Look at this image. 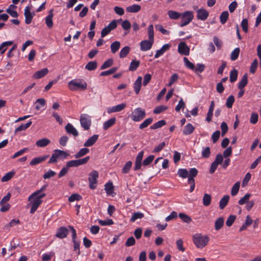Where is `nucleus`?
Segmentation results:
<instances>
[{
    "mask_svg": "<svg viewBox=\"0 0 261 261\" xmlns=\"http://www.w3.org/2000/svg\"><path fill=\"white\" fill-rule=\"evenodd\" d=\"M68 88L71 91H84L87 89V84L83 79H75L68 83Z\"/></svg>",
    "mask_w": 261,
    "mask_h": 261,
    "instance_id": "f257e3e1",
    "label": "nucleus"
},
{
    "mask_svg": "<svg viewBox=\"0 0 261 261\" xmlns=\"http://www.w3.org/2000/svg\"><path fill=\"white\" fill-rule=\"evenodd\" d=\"M210 239L206 235L197 233L193 236V241L195 246L198 248H203L208 243Z\"/></svg>",
    "mask_w": 261,
    "mask_h": 261,
    "instance_id": "f03ea898",
    "label": "nucleus"
},
{
    "mask_svg": "<svg viewBox=\"0 0 261 261\" xmlns=\"http://www.w3.org/2000/svg\"><path fill=\"white\" fill-rule=\"evenodd\" d=\"M69 156V154L65 151L60 149L55 150L48 163L52 164L57 163L58 160H64Z\"/></svg>",
    "mask_w": 261,
    "mask_h": 261,
    "instance_id": "7ed1b4c3",
    "label": "nucleus"
},
{
    "mask_svg": "<svg viewBox=\"0 0 261 261\" xmlns=\"http://www.w3.org/2000/svg\"><path fill=\"white\" fill-rule=\"evenodd\" d=\"M46 196L45 193L41 194L39 195L33 196L31 199V201L29 204H31V208L30 210V213L34 214L37 210L38 206L42 202L41 199Z\"/></svg>",
    "mask_w": 261,
    "mask_h": 261,
    "instance_id": "20e7f679",
    "label": "nucleus"
},
{
    "mask_svg": "<svg viewBox=\"0 0 261 261\" xmlns=\"http://www.w3.org/2000/svg\"><path fill=\"white\" fill-rule=\"evenodd\" d=\"M181 18L179 25L180 27H185L188 25L193 19V12L190 11H185L181 14Z\"/></svg>",
    "mask_w": 261,
    "mask_h": 261,
    "instance_id": "39448f33",
    "label": "nucleus"
},
{
    "mask_svg": "<svg viewBox=\"0 0 261 261\" xmlns=\"http://www.w3.org/2000/svg\"><path fill=\"white\" fill-rule=\"evenodd\" d=\"M80 123L85 130H88L91 125V116L86 114H82L80 116Z\"/></svg>",
    "mask_w": 261,
    "mask_h": 261,
    "instance_id": "423d86ee",
    "label": "nucleus"
},
{
    "mask_svg": "<svg viewBox=\"0 0 261 261\" xmlns=\"http://www.w3.org/2000/svg\"><path fill=\"white\" fill-rule=\"evenodd\" d=\"M145 111L141 108H137L134 110L131 115V118L134 121H140L145 117Z\"/></svg>",
    "mask_w": 261,
    "mask_h": 261,
    "instance_id": "0eeeda50",
    "label": "nucleus"
},
{
    "mask_svg": "<svg viewBox=\"0 0 261 261\" xmlns=\"http://www.w3.org/2000/svg\"><path fill=\"white\" fill-rule=\"evenodd\" d=\"M98 175V172L96 170H93L89 173L88 180L89 187L91 189L93 190L96 188Z\"/></svg>",
    "mask_w": 261,
    "mask_h": 261,
    "instance_id": "6e6552de",
    "label": "nucleus"
},
{
    "mask_svg": "<svg viewBox=\"0 0 261 261\" xmlns=\"http://www.w3.org/2000/svg\"><path fill=\"white\" fill-rule=\"evenodd\" d=\"M90 157L86 156L83 159L71 160L66 163V166L69 168L70 167H75L86 164L89 160Z\"/></svg>",
    "mask_w": 261,
    "mask_h": 261,
    "instance_id": "1a4fd4ad",
    "label": "nucleus"
},
{
    "mask_svg": "<svg viewBox=\"0 0 261 261\" xmlns=\"http://www.w3.org/2000/svg\"><path fill=\"white\" fill-rule=\"evenodd\" d=\"M32 5L27 6L24 9V15L25 17V23L27 24H30L33 17L35 15L34 12H31Z\"/></svg>",
    "mask_w": 261,
    "mask_h": 261,
    "instance_id": "9d476101",
    "label": "nucleus"
},
{
    "mask_svg": "<svg viewBox=\"0 0 261 261\" xmlns=\"http://www.w3.org/2000/svg\"><path fill=\"white\" fill-rule=\"evenodd\" d=\"M117 25L116 20H112L108 26L105 27L101 32V37L102 38L107 36L112 30L116 28Z\"/></svg>",
    "mask_w": 261,
    "mask_h": 261,
    "instance_id": "9b49d317",
    "label": "nucleus"
},
{
    "mask_svg": "<svg viewBox=\"0 0 261 261\" xmlns=\"http://www.w3.org/2000/svg\"><path fill=\"white\" fill-rule=\"evenodd\" d=\"M69 233V229L64 226L59 227L56 234V237L59 239H63L65 238Z\"/></svg>",
    "mask_w": 261,
    "mask_h": 261,
    "instance_id": "f8f14e48",
    "label": "nucleus"
},
{
    "mask_svg": "<svg viewBox=\"0 0 261 261\" xmlns=\"http://www.w3.org/2000/svg\"><path fill=\"white\" fill-rule=\"evenodd\" d=\"M154 41L150 40H144L142 41L140 43V48L143 51H146L150 49L153 44Z\"/></svg>",
    "mask_w": 261,
    "mask_h": 261,
    "instance_id": "ddd939ff",
    "label": "nucleus"
},
{
    "mask_svg": "<svg viewBox=\"0 0 261 261\" xmlns=\"http://www.w3.org/2000/svg\"><path fill=\"white\" fill-rule=\"evenodd\" d=\"M178 51L181 55L188 56L190 54V48L184 42H181L178 44Z\"/></svg>",
    "mask_w": 261,
    "mask_h": 261,
    "instance_id": "4468645a",
    "label": "nucleus"
},
{
    "mask_svg": "<svg viewBox=\"0 0 261 261\" xmlns=\"http://www.w3.org/2000/svg\"><path fill=\"white\" fill-rule=\"evenodd\" d=\"M126 103H122L119 104L117 106L109 108L107 109V112L109 114H110L112 113L120 112L122 110H123L126 107Z\"/></svg>",
    "mask_w": 261,
    "mask_h": 261,
    "instance_id": "2eb2a0df",
    "label": "nucleus"
},
{
    "mask_svg": "<svg viewBox=\"0 0 261 261\" xmlns=\"http://www.w3.org/2000/svg\"><path fill=\"white\" fill-rule=\"evenodd\" d=\"M144 155V151H141L139 152L135 160V164L134 167V170H138L140 169L142 166V160Z\"/></svg>",
    "mask_w": 261,
    "mask_h": 261,
    "instance_id": "dca6fc26",
    "label": "nucleus"
},
{
    "mask_svg": "<svg viewBox=\"0 0 261 261\" xmlns=\"http://www.w3.org/2000/svg\"><path fill=\"white\" fill-rule=\"evenodd\" d=\"M67 134L73 135L74 137L79 136V133L76 129L70 123H68L65 127Z\"/></svg>",
    "mask_w": 261,
    "mask_h": 261,
    "instance_id": "f3484780",
    "label": "nucleus"
},
{
    "mask_svg": "<svg viewBox=\"0 0 261 261\" xmlns=\"http://www.w3.org/2000/svg\"><path fill=\"white\" fill-rule=\"evenodd\" d=\"M197 18L199 20H205L208 16V11L204 9L197 10Z\"/></svg>",
    "mask_w": 261,
    "mask_h": 261,
    "instance_id": "a211bd4d",
    "label": "nucleus"
},
{
    "mask_svg": "<svg viewBox=\"0 0 261 261\" xmlns=\"http://www.w3.org/2000/svg\"><path fill=\"white\" fill-rule=\"evenodd\" d=\"M48 13V15L45 18V23L49 29H51L53 27V10H50Z\"/></svg>",
    "mask_w": 261,
    "mask_h": 261,
    "instance_id": "6ab92c4d",
    "label": "nucleus"
},
{
    "mask_svg": "<svg viewBox=\"0 0 261 261\" xmlns=\"http://www.w3.org/2000/svg\"><path fill=\"white\" fill-rule=\"evenodd\" d=\"M48 72L47 68H43L40 70L36 72L33 75V77L35 79H39L44 77Z\"/></svg>",
    "mask_w": 261,
    "mask_h": 261,
    "instance_id": "aec40b11",
    "label": "nucleus"
},
{
    "mask_svg": "<svg viewBox=\"0 0 261 261\" xmlns=\"http://www.w3.org/2000/svg\"><path fill=\"white\" fill-rule=\"evenodd\" d=\"M48 155H46L42 156L35 158L31 161L30 164L32 166L39 164V163L45 161L48 158Z\"/></svg>",
    "mask_w": 261,
    "mask_h": 261,
    "instance_id": "412c9836",
    "label": "nucleus"
},
{
    "mask_svg": "<svg viewBox=\"0 0 261 261\" xmlns=\"http://www.w3.org/2000/svg\"><path fill=\"white\" fill-rule=\"evenodd\" d=\"M98 138V135H94L89 138L84 144L85 147H90L92 146L97 140Z\"/></svg>",
    "mask_w": 261,
    "mask_h": 261,
    "instance_id": "4be33fe9",
    "label": "nucleus"
},
{
    "mask_svg": "<svg viewBox=\"0 0 261 261\" xmlns=\"http://www.w3.org/2000/svg\"><path fill=\"white\" fill-rule=\"evenodd\" d=\"M142 78L139 76L134 83V89L136 94H138L141 89Z\"/></svg>",
    "mask_w": 261,
    "mask_h": 261,
    "instance_id": "5701e85b",
    "label": "nucleus"
},
{
    "mask_svg": "<svg viewBox=\"0 0 261 261\" xmlns=\"http://www.w3.org/2000/svg\"><path fill=\"white\" fill-rule=\"evenodd\" d=\"M170 45L169 44H164L160 49L156 51L154 55V58H158L159 57L163 55L165 51L170 48Z\"/></svg>",
    "mask_w": 261,
    "mask_h": 261,
    "instance_id": "b1692460",
    "label": "nucleus"
},
{
    "mask_svg": "<svg viewBox=\"0 0 261 261\" xmlns=\"http://www.w3.org/2000/svg\"><path fill=\"white\" fill-rule=\"evenodd\" d=\"M215 107V102L214 101H212L211 102V105L207 114V116L206 117L205 120L207 122H210L212 120V117L213 115V111Z\"/></svg>",
    "mask_w": 261,
    "mask_h": 261,
    "instance_id": "393cba45",
    "label": "nucleus"
},
{
    "mask_svg": "<svg viewBox=\"0 0 261 261\" xmlns=\"http://www.w3.org/2000/svg\"><path fill=\"white\" fill-rule=\"evenodd\" d=\"M32 124V121H30L26 123L25 124H22L18 127L15 128L14 130L15 134H16L17 133L26 130L28 128H29L31 125Z\"/></svg>",
    "mask_w": 261,
    "mask_h": 261,
    "instance_id": "a878e982",
    "label": "nucleus"
},
{
    "mask_svg": "<svg viewBox=\"0 0 261 261\" xmlns=\"http://www.w3.org/2000/svg\"><path fill=\"white\" fill-rule=\"evenodd\" d=\"M50 143V140L47 138H43L38 140L36 142V145L39 147H44L48 145Z\"/></svg>",
    "mask_w": 261,
    "mask_h": 261,
    "instance_id": "bb28decb",
    "label": "nucleus"
},
{
    "mask_svg": "<svg viewBox=\"0 0 261 261\" xmlns=\"http://www.w3.org/2000/svg\"><path fill=\"white\" fill-rule=\"evenodd\" d=\"M141 8L140 5L135 4L126 7V11L129 13H137L140 11Z\"/></svg>",
    "mask_w": 261,
    "mask_h": 261,
    "instance_id": "cd10ccee",
    "label": "nucleus"
},
{
    "mask_svg": "<svg viewBox=\"0 0 261 261\" xmlns=\"http://www.w3.org/2000/svg\"><path fill=\"white\" fill-rule=\"evenodd\" d=\"M253 222V220L249 215H247L246 218L245 222L240 228V231L245 230L248 226L250 225Z\"/></svg>",
    "mask_w": 261,
    "mask_h": 261,
    "instance_id": "c85d7f7f",
    "label": "nucleus"
},
{
    "mask_svg": "<svg viewBox=\"0 0 261 261\" xmlns=\"http://www.w3.org/2000/svg\"><path fill=\"white\" fill-rule=\"evenodd\" d=\"M248 83V75L245 73L242 77L241 80L238 84V88L239 89H243Z\"/></svg>",
    "mask_w": 261,
    "mask_h": 261,
    "instance_id": "c756f323",
    "label": "nucleus"
},
{
    "mask_svg": "<svg viewBox=\"0 0 261 261\" xmlns=\"http://www.w3.org/2000/svg\"><path fill=\"white\" fill-rule=\"evenodd\" d=\"M167 14L170 19L173 20H176L180 17L181 13L173 10H169L167 12Z\"/></svg>",
    "mask_w": 261,
    "mask_h": 261,
    "instance_id": "7c9ffc66",
    "label": "nucleus"
},
{
    "mask_svg": "<svg viewBox=\"0 0 261 261\" xmlns=\"http://www.w3.org/2000/svg\"><path fill=\"white\" fill-rule=\"evenodd\" d=\"M13 43L12 41H6L3 42L0 45V53L1 54H3L7 49V47L11 46Z\"/></svg>",
    "mask_w": 261,
    "mask_h": 261,
    "instance_id": "2f4dec72",
    "label": "nucleus"
},
{
    "mask_svg": "<svg viewBox=\"0 0 261 261\" xmlns=\"http://www.w3.org/2000/svg\"><path fill=\"white\" fill-rule=\"evenodd\" d=\"M194 129V127L191 123H188L185 126L183 134L185 135H190L193 132Z\"/></svg>",
    "mask_w": 261,
    "mask_h": 261,
    "instance_id": "473e14b6",
    "label": "nucleus"
},
{
    "mask_svg": "<svg viewBox=\"0 0 261 261\" xmlns=\"http://www.w3.org/2000/svg\"><path fill=\"white\" fill-rule=\"evenodd\" d=\"M116 120V118L115 117H113L104 122L103 124V129L105 130L108 129L109 128H110L115 124Z\"/></svg>",
    "mask_w": 261,
    "mask_h": 261,
    "instance_id": "72a5a7b5",
    "label": "nucleus"
},
{
    "mask_svg": "<svg viewBox=\"0 0 261 261\" xmlns=\"http://www.w3.org/2000/svg\"><path fill=\"white\" fill-rule=\"evenodd\" d=\"M229 199L228 195H225L220 200L219 207L221 209H223L227 204Z\"/></svg>",
    "mask_w": 261,
    "mask_h": 261,
    "instance_id": "f704fd0d",
    "label": "nucleus"
},
{
    "mask_svg": "<svg viewBox=\"0 0 261 261\" xmlns=\"http://www.w3.org/2000/svg\"><path fill=\"white\" fill-rule=\"evenodd\" d=\"M97 67V63L95 61L89 62L85 66V68L89 70L92 71L95 70Z\"/></svg>",
    "mask_w": 261,
    "mask_h": 261,
    "instance_id": "c9c22d12",
    "label": "nucleus"
},
{
    "mask_svg": "<svg viewBox=\"0 0 261 261\" xmlns=\"http://www.w3.org/2000/svg\"><path fill=\"white\" fill-rule=\"evenodd\" d=\"M212 197L211 196L208 194H204L202 198L203 204L207 206L210 205L211 203Z\"/></svg>",
    "mask_w": 261,
    "mask_h": 261,
    "instance_id": "e433bc0d",
    "label": "nucleus"
},
{
    "mask_svg": "<svg viewBox=\"0 0 261 261\" xmlns=\"http://www.w3.org/2000/svg\"><path fill=\"white\" fill-rule=\"evenodd\" d=\"M140 62L138 60H133L129 65V70L134 71L137 70L138 67L139 66Z\"/></svg>",
    "mask_w": 261,
    "mask_h": 261,
    "instance_id": "4c0bfd02",
    "label": "nucleus"
},
{
    "mask_svg": "<svg viewBox=\"0 0 261 261\" xmlns=\"http://www.w3.org/2000/svg\"><path fill=\"white\" fill-rule=\"evenodd\" d=\"M224 225V219L222 217H219L215 223V229L219 230Z\"/></svg>",
    "mask_w": 261,
    "mask_h": 261,
    "instance_id": "58836bf2",
    "label": "nucleus"
},
{
    "mask_svg": "<svg viewBox=\"0 0 261 261\" xmlns=\"http://www.w3.org/2000/svg\"><path fill=\"white\" fill-rule=\"evenodd\" d=\"M130 48L128 46H125L123 47L119 53V57L120 58H124L128 55L130 51Z\"/></svg>",
    "mask_w": 261,
    "mask_h": 261,
    "instance_id": "ea45409f",
    "label": "nucleus"
},
{
    "mask_svg": "<svg viewBox=\"0 0 261 261\" xmlns=\"http://www.w3.org/2000/svg\"><path fill=\"white\" fill-rule=\"evenodd\" d=\"M89 152V149L87 148H83L80 150L75 155L74 157L76 159H79L87 154Z\"/></svg>",
    "mask_w": 261,
    "mask_h": 261,
    "instance_id": "a19ab883",
    "label": "nucleus"
},
{
    "mask_svg": "<svg viewBox=\"0 0 261 261\" xmlns=\"http://www.w3.org/2000/svg\"><path fill=\"white\" fill-rule=\"evenodd\" d=\"M120 47V43L119 41H116L111 44V49L113 54L116 53Z\"/></svg>",
    "mask_w": 261,
    "mask_h": 261,
    "instance_id": "79ce46f5",
    "label": "nucleus"
},
{
    "mask_svg": "<svg viewBox=\"0 0 261 261\" xmlns=\"http://www.w3.org/2000/svg\"><path fill=\"white\" fill-rule=\"evenodd\" d=\"M144 217V214L141 212H136L133 213L130 219V221L132 222H134L138 219H141Z\"/></svg>",
    "mask_w": 261,
    "mask_h": 261,
    "instance_id": "37998d69",
    "label": "nucleus"
},
{
    "mask_svg": "<svg viewBox=\"0 0 261 261\" xmlns=\"http://www.w3.org/2000/svg\"><path fill=\"white\" fill-rule=\"evenodd\" d=\"M178 216L183 222L189 224L192 221L191 217L185 213H179Z\"/></svg>",
    "mask_w": 261,
    "mask_h": 261,
    "instance_id": "c03bdc74",
    "label": "nucleus"
},
{
    "mask_svg": "<svg viewBox=\"0 0 261 261\" xmlns=\"http://www.w3.org/2000/svg\"><path fill=\"white\" fill-rule=\"evenodd\" d=\"M114 186L112 182H107L105 186V190L108 195H111L113 192Z\"/></svg>",
    "mask_w": 261,
    "mask_h": 261,
    "instance_id": "a18cd8bd",
    "label": "nucleus"
},
{
    "mask_svg": "<svg viewBox=\"0 0 261 261\" xmlns=\"http://www.w3.org/2000/svg\"><path fill=\"white\" fill-rule=\"evenodd\" d=\"M47 187V185H45L43 186H42L39 190L36 191L34 193H33L28 198L29 201H31V199L34 196L36 195H39L41 194H42L41 192L43 191H44L46 188Z\"/></svg>",
    "mask_w": 261,
    "mask_h": 261,
    "instance_id": "49530a36",
    "label": "nucleus"
},
{
    "mask_svg": "<svg viewBox=\"0 0 261 261\" xmlns=\"http://www.w3.org/2000/svg\"><path fill=\"white\" fill-rule=\"evenodd\" d=\"M153 121V119L152 118H148L145 119L141 124L139 125V128L142 129L145 127H147L149 125H150Z\"/></svg>",
    "mask_w": 261,
    "mask_h": 261,
    "instance_id": "de8ad7c7",
    "label": "nucleus"
},
{
    "mask_svg": "<svg viewBox=\"0 0 261 261\" xmlns=\"http://www.w3.org/2000/svg\"><path fill=\"white\" fill-rule=\"evenodd\" d=\"M229 14L227 11H223L220 16V22L222 24H225L228 18Z\"/></svg>",
    "mask_w": 261,
    "mask_h": 261,
    "instance_id": "09e8293b",
    "label": "nucleus"
},
{
    "mask_svg": "<svg viewBox=\"0 0 261 261\" xmlns=\"http://www.w3.org/2000/svg\"><path fill=\"white\" fill-rule=\"evenodd\" d=\"M240 49L239 47L236 48L231 53L230 59L232 61L236 60L240 54Z\"/></svg>",
    "mask_w": 261,
    "mask_h": 261,
    "instance_id": "8fccbe9b",
    "label": "nucleus"
},
{
    "mask_svg": "<svg viewBox=\"0 0 261 261\" xmlns=\"http://www.w3.org/2000/svg\"><path fill=\"white\" fill-rule=\"evenodd\" d=\"M166 124V122L165 120H162L158 121L157 122L154 123L152 125L150 126V128L152 129H155L159 128H160Z\"/></svg>",
    "mask_w": 261,
    "mask_h": 261,
    "instance_id": "3c124183",
    "label": "nucleus"
},
{
    "mask_svg": "<svg viewBox=\"0 0 261 261\" xmlns=\"http://www.w3.org/2000/svg\"><path fill=\"white\" fill-rule=\"evenodd\" d=\"M177 174L182 178L188 177L189 172L186 169H179L177 171Z\"/></svg>",
    "mask_w": 261,
    "mask_h": 261,
    "instance_id": "603ef678",
    "label": "nucleus"
},
{
    "mask_svg": "<svg viewBox=\"0 0 261 261\" xmlns=\"http://www.w3.org/2000/svg\"><path fill=\"white\" fill-rule=\"evenodd\" d=\"M15 175V172L11 171L7 173L2 178V181L5 182L9 180Z\"/></svg>",
    "mask_w": 261,
    "mask_h": 261,
    "instance_id": "864d4df0",
    "label": "nucleus"
},
{
    "mask_svg": "<svg viewBox=\"0 0 261 261\" xmlns=\"http://www.w3.org/2000/svg\"><path fill=\"white\" fill-rule=\"evenodd\" d=\"M20 223V221L19 220L12 219L9 223L6 224L5 226V228L9 230L10 228L12 227H13L17 224Z\"/></svg>",
    "mask_w": 261,
    "mask_h": 261,
    "instance_id": "5fc2aeb1",
    "label": "nucleus"
},
{
    "mask_svg": "<svg viewBox=\"0 0 261 261\" xmlns=\"http://www.w3.org/2000/svg\"><path fill=\"white\" fill-rule=\"evenodd\" d=\"M148 39L150 40L154 41V30L153 26L152 24H150L148 27Z\"/></svg>",
    "mask_w": 261,
    "mask_h": 261,
    "instance_id": "6e6d98bb",
    "label": "nucleus"
},
{
    "mask_svg": "<svg viewBox=\"0 0 261 261\" xmlns=\"http://www.w3.org/2000/svg\"><path fill=\"white\" fill-rule=\"evenodd\" d=\"M113 64V60L112 59H109L106 61L100 67L101 70L106 69L111 66Z\"/></svg>",
    "mask_w": 261,
    "mask_h": 261,
    "instance_id": "4d7b16f0",
    "label": "nucleus"
},
{
    "mask_svg": "<svg viewBox=\"0 0 261 261\" xmlns=\"http://www.w3.org/2000/svg\"><path fill=\"white\" fill-rule=\"evenodd\" d=\"M132 166V162L131 161H127L124 165L123 168L122 169L123 173H127L130 170Z\"/></svg>",
    "mask_w": 261,
    "mask_h": 261,
    "instance_id": "13d9d810",
    "label": "nucleus"
},
{
    "mask_svg": "<svg viewBox=\"0 0 261 261\" xmlns=\"http://www.w3.org/2000/svg\"><path fill=\"white\" fill-rule=\"evenodd\" d=\"M167 109V107L163 105H161L155 107V108L153 110V113L155 114H158L166 111Z\"/></svg>",
    "mask_w": 261,
    "mask_h": 261,
    "instance_id": "bf43d9fd",
    "label": "nucleus"
},
{
    "mask_svg": "<svg viewBox=\"0 0 261 261\" xmlns=\"http://www.w3.org/2000/svg\"><path fill=\"white\" fill-rule=\"evenodd\" d=\"M240 184L239 182H237L233 186L231 191V194L232 196H234L238 194L240 189Z\"/></svg>",
    "mask_w": 261,
    "mask_h": 261,
    "instance_id": "052dcab7",
    "label": "nucleus"
},
{
    "mask_svg": "<svg viewBox=\"0 0 261 261\" xmlns=\"http://www.w3.org/2000/svg\"><path fill=\"white\" fill-rule=\"evenodd\" d=\"M184 61L185 63V65L186 66V67L194 70L195 69V65L193 63L191 62L187 58L184 57Z\"/></svg>",
    "mask_w": 261,
    "mask_h": 261,
    "instance_id": "680f3d73",
    "label": "nucleus"
},
{
    "mask_svg": "<svg viewBox=\"0 0 261 261\" xmlns=\"http://www.w3.org/2000/svg\"><path fill=\"white\" fill-rule=\"evenodd\" d=\"M238 77V71L236 69H233L231 71L230 73L229 80L230 82L233 83L237 80Z\"/></svg>",
    "mask_w": 261,
    "mask_h": 261,
    "instance_id": "e2e57ef3",
    "label": "nucleus"
},
{
    "mask_svg": "<svg viewBox=\"0 0 261 261\" xmlns=\"http://www.w3.org/2000/svg\"><path fill=\"white\" fill-rule=\"evenodd\" d=\"M117 70V67H113L108 70L101 72L100 73V76L109 75H110V74H112L115 73Z\"/></svg>",
    "mask_w": 261,
    "mask_h": 261,
    "instance_id": "0e129e2a",
    "label": "nucleus"
},
{
    "mask_svg": "<svg viewBox=\"0 0 261 261\" xmlns=\"http://www.w3.org/2000/svg\"><path fill=\"white\" fill-rule=\"evenodd\" d=\"M56 174V173L55 171H54L51 170H49L43 174V178L44 179H49V178L55 176Z\"/></svg>",
    "mask_w": 261,
    "mask_h": 261,
    "instance_id": "69168bd1",
    "label": "nucleus"
},
{
    "mask_svg": "<svg viewBox=\"0 0 261 261\" xmlns=\"http://www.w3.org/2000/svg\"><path fill=\"white\" fill-rule=\"evenodd\" d=\"M211 154V150L209 147H205L203 149L201 155L203 158H209Z\"/></svg>",
    "mask_w": 261,
    "mask_h": 261,
    "instance_id": "338daca9",
    "label": "nucleus"
},
{
    "mask_svg": "<svg viewBox=\"0 0 261 261\" xmlns=\"http://www.w3.org/2000/svg\"><path fill=\"white\" fill-rule=\"evenodd\" d=\"M82 199V196L79 194L74 193L72 194L68 198L69 202H73Z\"/></svg>",
    "mask_w": 261,
    "mask_h": 261,
    "instance_id": "774afa93",
    "label": "nucleus"
}]
</instances>
